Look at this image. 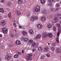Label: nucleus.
Instances as JSON below:
<instances>
[{"label":"nucleus","instance_id":"7ed1b4c3","mask_svg":"<svg viewBox=\"0 0 61 61\" xmlns=\"http://www.w3.org/2000/svg\"><path fill=\"white\" fill-rule=\"evenodd\" d=\"M57 26L59 28L58 29V31L59 32L57 33V36L58 37L60 35V32L61 31V28H60L61 26L59 24H57Z\"/></svg>","mask_w":61,"mask_h":61},{"label":"nucleus","instance_id":"f704fd0d","mask_svg":"<svg viewBox=\"0 0 61 61\" xmlns=\"http://www.w3.org/2000/svg\"><path fill=\"white\" fill-rule=\"evenodd\" d=\"M56 42L57 43H59V40H58V38H56Z\"/></svg>","mask_w":61,"mask_h":61},{"label":"nucleus","instance_id":"473e14b6","mask_svg":"<svg viewBox=\"0 0 61 61\" xmlns=\"http://www.w3.org/2000/svg\"><path fill=\"white\" fill-rule=\"evenodd\" d=\"M10 36L12 37H14V35L12 34H10Z\"/></svg>","mask_w":61,"mask_h":61},{"label":"nucleus","instance_id":"58836bf2","mask_svg":"<svg viewBox=\"0 0 61 61\" xmlns=\"http://www.w3.org/2000/svg\"><path fill=\"white\" fill-rule=\"evenodd\" d=\"M37 37L38 39H40L41 37V35H38Z\"/></svg>","mask_w":61,"mask_h":61},{"label":"nucleus","instance_id":"603ef678","mask_svg":"<svg viewBox=\"0 0 61 61\" xmlns=\"http://www.w3.org/2000/svg\"><path fill=\"white\" fill-rule=\"evenodd\" d=\"M9 46L10 47H11V46H13V44H11L10 45H9Z\"/></svg>","mask_w":61,"mask_h":61},{"label":"nucleus","instance_id":"4d7b16f0","mask_svg":"<svg viewBox=\"0 0 61 61\" xmlns=\"http://www.w3.org/2000/svg\"><path fill=\"white\" fill-rule=\"evenodd\" d=\"M2 61V59L0 58V61Z\"/></svg>","mask_w":61,"mask_h":61},{"label":"nucleus","instance_id":"c85d7f7f","mask_svg":"<svg viewBox=\"0 0 61 61\" xmlns=\"http://www.w3.org/2000/svg\"><path fill=\"white\" fill-rule=\"evenodd\" d=\"M17 15H21V13H20V11H18L17 12Z\"/></svg>","mask_w":61,"mask_h":61},{"label":"nucleus","instance_id":"b1692460","mask_svg":"<svg viewBox=\"0 0 61 61\" xmlns=\"http://www.w3.org/2000/svg\"><path fill=\"white\" fill-rule=\"evenodd\" d=\"M7 5L8 6H10L11 5V3L10 2H8L7 3Z\"/></svg>","mask_w":61,"mask_h":61},{"label":"nucleus","instance_id":"bb28decb","mask_svg":"<svg viewBox=\"0 0 61 61\" xmlns=\"http://www.w3.org/2000/svg\"><path fill=\"white\" fill-rule=\"evenodd\" d=\"M38 50L39 51H41L42 50V48L40 47H39L38 48Z\"/></svg>","mask_w":61,"mask_h":61},{"label":"nucleus","instance_id":"6ab92c4d","mask_svg":"<svg viewBox=\"0 0 61 61\" xmlns=\"http://www.w3.org/2000/svg\"><path fill=\"white\" fill-rule=\"evenodd\" d=\"M41 4H44L46 3V0H41Z\"/></svg>","mask_w":61,"mask_h":61},{"label":"nucleus","instance_id":"2eb2a0df","mask_svg":"<svg viewBox=\"0 0 61 61\" xmlns=\"http://www.w3.org/2000/svg\"><path fill=\"white\" fill-rule=\"evenodd\" d=\"M29 32L31 35H33L34 34V31L32 30H29Z\"/></svg>","mask_w":61,"mask_h":61},{"label":"nucleus","instance_id":"e433bc0d","mask_svg":"<svg viewBox=\"0 0 61 61\" xmlns=\"http://www.w3.org/2000/svg\"><path fill=\"white\" fill-rule=\"evenodd\" d=\"M17 54H18V55H22V53H21L20 52L18 51H17Z\"/></svg>","mask_w":61,"mask_h":61},{"label":"nucleus","instance_id":"de8ad7c7","mask_svg":"<svg viewBox=\"0 0 61 61\" xmlns=\"http://www.w3.org/2000/svg\"><path fill=\"white\" fill-rule=\"evenodd\" d=\"M1 48H4V46L1 45Z\"/></svg>","mask_w":61,"mask_h":61},{"label":"nucleus","instance_id":"3c124183","mask_svg":"<svg viewBox=\"0 0 61 61\" xmlns=\"http://www.w3.org/2000/svg\"><path fill=\"white\" fill-rule=\"evenodd\" d=\"M24 50H22V53H23V54L24 53Z\"/></svg>","mask_w":61,"mask_h":61},{"label":"nucleus","instance_id":"6e6552de","mask_svg":"<svg viewBox=\"0 0 61 61\" xmlns=\"http://www.w3.org/2000/svg\"><path fill=\"white\" fill-rule=\"evenodd\" d=\"M58 21V20L56 17H55V18L52 20L53 23H56Z\"/></svg>","mask_w":61,"mask_h":61},{"label":"nucleus","instance_id":"6e6d98bb","mask_svg":"<svg viewBox=\"0 0 61 61\" xmlns=\"http://www.w3.org/2000/svg\"><path fill=\"white\" fill-rule=\"evenodd\" d=\"M2 35L0 34V37H2Z\"/></svg>","mask_w":61,"mask_h":61},{"label":"nucleus","instance_id":"412c9836","mask_svg":"<svg viewBox=\"0 0 61 61\" xmlns=\"http://www.w3.org/2000/svg\"><path fill=\"white\" fill-rule=\"evenodd\" d=\"M0 12L2 13H4V12L5 11H4V9L1 8L0 9Z\"/></svg>","mask_w":61,"mask_h":61},{"label":"nucleus","instance_id":"bf43d9fd","mask_svg":"<svg viewBox=\"0 0 61 61\" xmlns=\"http://www.w3.org/2000/svg\"><path fill=\"white\" fill-rule=\"evenodd\" d=\"M59 18H60V19H61V17H59Z\"/></svg>","mask_w":61,"mask_h":61},{"label":"nucleus","instance_id":"37998d69","mask_svg":"<svg viewBox=\"0 0 61 61\" xmlns=\"http://www.w3.org/2000/svg\"><path fill=\"white\" fill-rule=\"evenodd\" d=\"M36 50V49H33L32 50L33 52H34V51H35Z\"/></svg>","mask_w":61,"mask_h":61},{"label":"nucleus","instance_id":"2f4dec72","mask_svg":"<svg viewBox=\"0 0 61 61\" xmlns=\"http://www.w3.org/2000/svg\"><path fill=\"white\" fill-rule=\"evenodd\" d=\"M8 15L9 16V18H11V13H10L8 14Z\"/></svg>","mask_w":61,"mask_h":61},{"label":"nucleus","instance_id":"ea45409f","mask_svg":"<svg viewBox=\"0 0 61 61\" xmlns=\"http://www.w3.org/2000/svg\"><path fill=\"white\" fill-rule=\"evenodd\" d=\"M45 56H41V59H43L45 57Z\"/></svg>","mask_w":61,"mask_h":61},{"label":"nucleus","instance_id":"8fccbe9b","mask_svg":"<svg viewBox=\"0 0 61 61\" xmlns=\"http://www.w3.org/2000/svg\"><path fill=\"white\" fill-rule=\"evenodd\" d=\"M58 10H59V9L58 8H56V10L57 11H58Z\"/></svg>","mask_w":61,"mask_h":61},{"label":"nucleus","instance_id":"864d4df0","mask_svg":"<svg viewBox=\"0 0 61 61\" xmlns=\"http://www.w3.org/2000/svg\"><path fill=\"white\" fill-rule=\"evenodd\" d=\"M19 28H21L22 27V26H19Z\"/></svg>","mask_w":61,"mask_h":61},{"label":"nucleus","instance_id":"c756f323","mask_svg":"<svg viewBox=\"0 0 61 61\" xmlns=\"http://www.w3.org/2000/svg\"><path fill=\"white\" fill-rule=\"evenodd\" d=\"M47 13V11L46 10H45L42 12V13L44 15L46 14Z\"/></svg>","mask_w":61,"mask_h":61},{"label":"nucleus","instance_id":"a878e982","mask_svg":"<svg viewBox=\"0 0 61 61\" xmlns=\"http://www.w3.org/2000/svg\"><path fill=\"white\" fill-rule=\"evenodd\" d=\"M43 36L44 37H46L47 36V35L46 33H44L43 34Z\"/></svg>","mask_w":61,"mask_h":61},{"label":"nucleus","instance_id":"9b49d317","mask_svg":"<svg viewBox=\"0 0 61 61\" xmlns=\"http://www.w3.org/2000/svg\"><path fill=\"white\" fill-rule=\"evenodd\" d=\"M16 43L17 45H21V41L19 40H17L16 42Z\"/></svg>","mask_w":61,"mask_h":61},{"label":"nucleus","instance_id":"13d9d810","mask_svg":"<svg viewBox=\"0 0 61 61\" xmlns=\"http://www.w3.org/2000/svg\"><path fill=\"white\" fill-rule=\"evenodd\" d=\"M36 39H37L38 38V37H37L36 38Z\"/></svg>","mask_w":61,"mask_h":61},{"label":"nucleus","instance_id":"9d476101","mask_svg":"<svg viewBox=\"0 0 61 61\" xmlns=\"http://www.w3.org/2000/svg\"><path fill=\"white\" fill-rule=\"evenodd\" d=\"M37 27L38 29H41L42 28V27H43V25L41 24H38L37 25Z\"/></svg>","mask_w":61,"mask_h":61},{"label":"nucleus","instance_id":"393cba45","mask_svg":"<svg viewBox=\"0 0 61 61\" xmlns=\"http://www.w3.org/2000/svg\"><path fill=\"white\" fill-rule=\"evenodd\" d=\"M13 23V25L14 27H16V24H15V20L14 21Z\"/></svg>","mask_w":61,"mask_h":61},{"label":"nucleus","instance_id":"dca6fc26","mask_svg":"<svg viewBox=\"0 0 61 61\" xmlns=\"http://www.w3.org/2000/svg\"><path fill=\"white\" fill-rule=\"evenodd\" d=\"M51 10L52 12H56V10L54 8H51Z\"/></svg>","mask_w":61,"mask_h":61},{"label":"nucleus","instance_id":"1a4fd4ad","mask_svg":"<svg viewBox=\"0 0 61 61\" xmlns=\"http://www.w3.org/2000/svg\"><path fill=\"white\" fill-rule=\"evenodd\" d=\"M56 52L57 54L61 53V50L60 48H58L56 50Z\"/></svg>","mask_w":61,"mask_h":61},{"label":"nucleus","instance_id":"a18cd8bd","mask_svg":"<svg viewBox=\"0 0 61 61\" xmlns=\"http://www.w3.org/2000/svg\"><path fill=\"white\" fill-rule=\"evenodd\" d=\"M56 43H53V46H56Z\"/></svg>","mask_w":61,"mask_h":61},{"label":"nucleus","instance_id":"09e8293b","mask_svg":"<svg viewBox=\"0 0 61 61\" xmlns=\"http://www.w3.org/2000/svg\"><path fill=\"white\" fill-rule=\"evenodd\" d=\"M4 0H2L1 1V3H4Z\"/></svg>","mask_w":61,"mask_h":61},{"label":"nucleus","instance_id":"7c9ffc66","mask_svg":"<svg viewBox=\"0 0 61 61\" xmlns=\"http://www.w3.org/2000/svg\"><path fill=\"white\" fill-rule=\"evenodd\" d=\"M22 33L24 35H25L27 33L25 31H22Z\"/></svg>","mask_w":61,"mask_h":61},{"label":"nucleus","instance_id":"ddd939ff","mask_svg":"<svg viewBox=\"0 0 61 61\" xmlns=\"http://www.w3.org/2000/svg\"><path fill=\"white\" fill-rule=\"evenodd\" d=\"M48 36L49 38H51L53 36V33H49L48 34Z\"/></svg>","mask_w":61,"mask_h":61},{"label":"nucleus","instance_id":"c9c22d12","mask_svg":"<svg viewBox=\"0 0 61 61\" xmlns=\"http://www.w3.org/2000/svg\"><path fill=\"white\" fill-rule=\"evenodd\" d=\"M54 0H50V3L51 4L53 3V2H54Z\"/></svg>","mask_w":61,"mask_h":61},{"label":"nucleus","instance_id":"423d86ee","mask_svg":"<svg viewBox=\"0 0 61 61\" xmlns=\"http://www.w3.org/2000/svg\"><path fill=\"white\" fill-rule=\"evenodd\" d=\"M35 45H36L35 46L36 47H37V46H38V43L37 42L36 44L35 42H33L32 44V46L33 47H35Z\"/></svg>","mask_w":61,"mask_h":61},{"label":"nucleus","instance_id":"79ce46f5","mask_svg":"<svg viewBox=\"0 0 61 61\" xmlns=\"http://www.w3.org/2000/svg\"><path fill=\"white\" fill-rule=\"evenodd\" d=\"M56 7H59V4L58 3H57L56 5Z\"/></svg>","mask_w":61,"mask_h":61},{"label":"nucleus","instance_id":"39448f33","mask_svg":"<svg viewBox=\"0 0 61 61\" xmlns=\"http://www.w3.org/2000/svg\"><path fill=\"white\" fill-rule=\"evenodd\" d=\"M2 30L5 34H6L7 33V31H8V30L7 29L5 28H4L2 29Z\"/></svg>","mask_w":61,"mask_h":61},{"label":"nucleus","instance_id":"4468645a","mask_svg":"<svg viewBox=\"0 0 61 61\" xmlns=\"http://www.w3.org/2000/svg\"><path fill=\"white\" fill-rule=\"evenodd\" d=\"M6 59L7 60H9L11 59V56L8 55L7 56L6 58Z\"/></svg>","mask_w":61,"mask_h":61},{"label":"nucleus","instance_id":"72a5a7b5","mask_svg":"<svg viewBox=\"0 0 61 61\" xmlns=\"http://www.w3.org/2000/svg\"><path fill=\"white\" fill-rule=\"evenodd\" d=\"M51 50L52 51H54L55 50V48L54 47H51Z\"/></svg>","mask_w":61,"mask_h":61},{"label":"nucleus","instance_id":"a211bd4d","mask_svg":"<svg viewBox=\"0 0 61 61\" xmlns=\"http://www.w3.org/2000/svg\"><path fill=\"white\" fill-rule=\"evenodd\" d=\"M18 2L19 4H21L23 3V1L22 0H18Z\"/></svg>","mask_w":61,"mask_h":61},{"label":"nucleus","instance_id":"680f3d73","mask_svg":"<svg viewBox=\"0 0 61 61\" xmlns=\"http://www.w3.org/2000/svg\"><path fill=\"white\" fill-rule=\"evenodd\" d=\"M48 45H50V43H48Z\"/></svg>","mask_w":61,"mask_h":61},{"label":"nucleus","instance_id":"f8f14e48","mask_svg":"<svg viewBox=\"0 0 61 61\" xmlns=\"http://www.w3.org/2000/svg\"><path fill=\"white\" fill-rule=\"evenodd\" d=\"M48 49H49L48 47H47L44 48V51L46 52H47L48 51Z\"/></svg>","mask_w":61,"mask_h":61},{"label":"nucleus","instance_id":"0e129e2a","mask_svg":"<svg viewBox=\"0 0 61 61\" xmlns=\"http://www.w3.org/2000/svg\"><path fill=\"white\" fill-rule=\"evenodd\" d=\"M57 1H58L59 0H57Z\"/></svg>","mask_w":61,"mask_h":61},{"label":"nucleus","instance_id":"aec40b11","mask_svg":"<svg viewBox=\"0 0 61 61\" xmlns=\"http://www.w3.org/2000/svg\"><path fill=\"white\" fill-rule=\"evenodd\" d=\"M52 26V24H49L48 25V28H51Z\"/></svg>","mask_w":61,"mask_h":61},{"label":"nucleus","instance_id":"5701e85b","mask_svg":"<svg viewBox=\"0 0 61 61\" xmlns=\"http://www.w3.org/2000/svg\"><path fill=\"white\" fill-rule=\"evenodd\" d=\"M14 58H17L18 57V55L16 54L14 56Z\"/></svg>","mask_w":61,"mask_h":61},{"label":"nucleus","instance_id":"e2e57ef3","mask_svg":"<svg viewBox=\"0 0 61 61\" xmlns=\"http://www.w3.org/2000/svg\"><path fill=\"white\" fill-rule=\"evenodd\" d=\"M15 30V31H16V30Z\"/></svg>","mask_w":61,"mask_h":61},{"label":"nucleus","instance_id":"4be33fe9","mask_svg":"<svg viewBox=\"0 0 61 61\" xmlns=\"http://www.w3.org/2000/svg\"><path fill=\"white\" fill-rule=\"evenodd\" d=\"M33 42V41L32 40H30L28 41V43L29 44H31L32 43V42Z\"/></svg>","mask_w":61,"mask_h":61},{"label":"nucleus","instance_id":"052dcab7","mask_svg":"<svg viewBox=\"0 0 61 61\" xmlns=\"http://www.w3.org/2000/svg\"><path fill=\"white\" fill-rule=\"evenodd\" d=\"M49 5H50V6L51 5V4H49Z\"/></svg>","mask_w":61,"mask_h":61},{"label":"nucleus","instance_id":"cd10ccee","mask_svg":"<svg viewBox=\"0 0 61 61\" xmlns=\"http://www.w3.org/2000/svg\"><path fill=\"white\" fill-rule=\"evenodd\" d=\"M24 40L25 41H28L29 40V39L25 38L24 39Z\"/></svg>","mask_w":61,"mask_h":61},{"label":"nucleus","instance_id":"49530a36","mask_svg":"<svg viewBox=\"0 0 61 61\" xmlns=\"http://www.w3.org/2000/svg\"><path fill=\"white\" fill-rule=\"evenodd\" d=\"M30 13H29L28 14V15H27V16H28V17H29V16H30Z\"/></svg>","mask_w":61,"mask_h":61},{"label":"nucleus","instance_id":"0eeeda50","mask_svg":"<svg viewBox=\"0 0 61 61\" xmlns=\"http://www.w3.org/2000/svg\"><path fill=\"white\" fill-rule=\"evenodd\" d=\"M6 22L4 20H2L0 23V25L1 26H4L5 25Z\"/></svg>","mask_w":61,"mask_h":61},{"label":"nucleus","instance_id":"20e7f679","mask_svg":"<svg viewBox=\"0 0 61 61\" xmlns=\"http://www.w3.org/2000/svg\"><path fill=\"white\" fill-rule=\"evenodd\" d=\"M29 56H27V58L26 59L27 61H28L30 60H32V58L31 57V56H32V54H28Z\"/></svg>","mask_w":61,"mask_h":61},{"label":"nucleus","instance_id":"5fc2aeb1","mask_svg":"<svg viewBox=\"0 0 61 61\" xmlns=\"http://www.w3.org/2000/svg\"><path fill=\"white\" fill-rule=\"evenodd\" d=\"M2 18V16H0V19H1V18Z\"/></svg>","mask_w":61,"mask_h":61},{"label":"nucleus","instance_id":"a19ab883","mask_svg":"<svg viewBox=\"0 0 61 61\" xmlns=\"http://www.w3.org/2000/svg\"><path fill=\"white\" fill-rule=\"evenodd\" d=\"M53 29L54 31H55L56 29V28L55 26H54L53 28Z\"/></svg>","mask_w":61,"mask_h":61},{"label":"nucleus","instance_id":"f3484780","mask_svg":"<svg viewBox=\"0 0 61 61\" xmlns=\"http://www.w3.org/2000/svg\"><path fill=\"white\" fill-rule=\"evenodd\" d=\"M41 20L42 21H44L46 20V18L42 16L41 17Z\"/></svg>","mask_w":61,"mask_h":61},{"label":"nucleus","instance_id":"4c0bfd02","mask_svg":"<svg viewBox=\"0 0 61 61\" xmlns=\"http://www.w3.org/2000/svg\"><path fill=\"white\" fill-rule=\"evenodd\" d=\"M46 55L48 57H49L50 56V54L49 53L46 54Z\"/></svg>","mask_w":61,"mask_h":61},{"label":"nucleus","instance_id":"c03bdc74","mask_svg":"<svg viewBox=\"0 0 61 61\" xmlns=\"http://www.w3.org/2000/svg\"><path fill=\"white\" fill-rule=\"evenodd\" d=\"M57 16H61V14L59 13L57 14Z\"/></svg>","mask_w":61,"mask_h":61},{"label":"nucleus","instance_id":"f257e3e1","mask_svg":"<svg viewBox=\"0 0 61 61\" xmlns=\"http://www.w3.org/2000/svg\"><path fill=\"white\" fill-rule=\"evenodd\" d=\"M40 10V7L39 6H36L34 8L33 11L34 12H39Z\"/></svg>","mask_w":61,"mask_h":61},{"label":"nucleus","instance_id":"f03ea898","mask_svg":"<svg viewBox=\"0 0 61 61\" xmlns=\"http://www.w3.org/2000/svg\"><path fill=\"white\" fill-rule=\"evenodd\" d=\"M38 19V17L37 16L33 15L31 18H30V21L34 22L35 20H37Z\"/></svg>","mask_w":61,"mask_h":61}]
</instances>
